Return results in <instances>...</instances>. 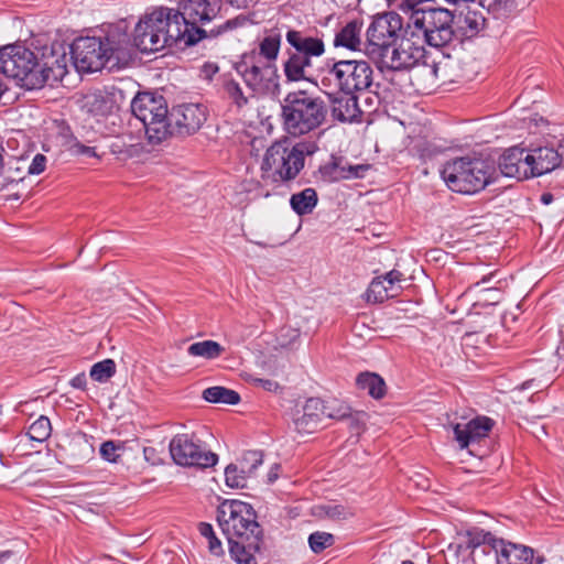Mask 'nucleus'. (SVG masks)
I'll return each instance as SVG.
<instances>
[{
	"mask_svg": "<svg viewBox=\"0 0 564 564\" xmlns=\"http://www.w3.org/2000/svg\"><path fill=\"white\" fill-rule=\"evenodd\" d=\"M70 58L78 72L95 73L106 66L112 68L131 56V39L126 25H110L105 37L80 36L69 46Z\"/></svg>",
	"mask_w": 564,
	"mask_h": 564,
	"instance_id": "nucleus-1",
	"label": "nucleus"
},
{
	"mask_svg": "<svg viewBox=\"0 0 564 564\" xmlns=\"http://www.w3.org/2000/svg\"><path fill=\"white\" fill-rule=\"evenodd\" d=\"M223 0H180L176 9H171V18L177 22L184 46H192L205 37H217L246 23L242 15L227 20L210 31L200 28L217 18Z\"/></svg>",
	"mask_w": 564,
	"mask_h": 564,
	"instance_id": "nucleus-2",
	"label": "nucleus"
},
{
	"mask_svg": "<svg viewBox=\"0 0 564 564\" xmlns=\"http://www.w3.org/2000/svg\"><path fill=\"white\" fill-rule=\"evenodd\" d=\"M318 151L314 141L291 144L288 138L273 142L265 151L260 170L265 184H286L304 169L305 156Z\"/></svg>",
	"mask_w": 564,
	"mask_h": 564,
	"instance_id": "nucleus-3",
	"label": "nucleus"
},
{
	"mask_svg": "<svg viewBox=\"0 0 564 564\" xmlns=\"http://www.w3.org/2000/svg\"><path fill=\"white\" fill-rule=\"evenodd\" d=\"M328 106L318 95L305 89L290 91L281 101V120L291 137H302L322 127Z\"/></svg>",
	"mask_w": 564,
	"mask_h": 564,
	"instance_id": "nucleus-4",
	"label": "nucleus"
},
{
	"mask_svg": "<svg viewBox=\"0 0 564 564\" xmlns=\"http://www.w3.org/2000/svg\"><path fill=\"white\" fill-rule=\"evenodd\" d=\"M496 167L489 160L462 156L446 162L441 176L449 189L460 194H475L495 181Z\"/></svg>",
	"mask_w": 564,
	"mask_h": 564,
	"instance_id": "nucleus-5",
	"label": "nucleus"
},
{
	"mask_svg": "<svg viewBox=\"0 0 564 564\" xmlns=\"http://www.w3.org/2000/svg\"><path fill=\"white\" fill-rule=\"evenodd\" d=\"M182 34L177 22L171 18V9L159 8L147 14L135 25L133 46L141 52H155L166 46H178L183 44Z\"/></svg>",
	"mask_w": 564,
	"mask_h": 564,
	"instance_id": "nucleus-6",
	"label": "nucleus"
},
{
	"mask_svg": "<svg viewBox=\"0 0 564 564\" xmlns=\"http://www.w3.org/2000/svg\"><path fill=\"white\" fill-rule=\"evenodd\" d=\"M285 40L289 47L285 50L286 59L282 64L286 83L310 80V69L313 58L325 53V43L318 36H312L304 30L288 29Z\"/></svg>",
	"mask_w": 564,
	"mask_h": 564,
	"instance_id": "nucleus-7",
	"label": "nucleus"
},
{
	"mask_svg": "<svg viewBox=\"0 0 564 564\" xmlns=\"http://www.w3.org/2000/svg\"><path fill=\"white\" fill-rule=\"evenodd\" d=\"M423 56V48L414 46L410 41L402 42L399 46L389 44L384 51L370 55L381 70L401 72L409 70V78L414 85V80L421 77L430 84H434L437 74V67L434 64L420 63Z\"/></svg>",
	"mask_w": 564,
	"mask_h": 564,
	"instance_id": "nucleus-8",
	"label": "nucleus"
},
{
	"mask_svg": "<svg viewBox=\"0 0 564 564\" xmlns=\"http://www.w3.org/2000/svg\"><path fill=\"white\" fill-rule=\"evenodd\" d=\"M131 111L142 122L150 144H160L170 137V111L163 96L139 93L131 101Z\"/></svg>",
	"mask_w": 564,
	"mask_h": 564,
	"instance_id": "nucleus-9",
	"label": "nucleus"
},
{
	"mask_svg": "<svg viewBox=\"0 0 564 564\" xmlns=\"http://www.w3.org/2000/svg\"><path fill=\"white\" fill-rule=\"evenodd\" d=\"M0 73L19 80L21 86L28 89H36L45 85V77L40 75L37 54L20 44L0 48Z\"/></svg>",
	"mask_w": 564,
	"mask_h": 564,
	"instance_id": "nucleus-10",
	"label": "nucleus"
},
{
	"mask_svg": "<svg viewBox=\"0 0 564 564\" xmlns=\"http://www.w3.org/2000/svg\"><path fill=\"white\" fill-rule=\"evenodd\" d=\"M217 521L226 536L263 535L253 508L240 500H224L217 508Z\"/></svg>",
	"mask_w": 564,
	"mask_h": 564,
	"instance_id": "nucleus-11",
	"label": "nucleus"
},
{
	"mask_svg": "<svg viewBox=\"0 0 564 564\" xmlns=\"http://www.w3.org/2000/svg\"><path fill=\"white\" fill-rule=\"evenodd\" d=\"M327 75L340 93L357 94L372 85L373 69L364 59H339L326 63Z\"/></svg>",
	"mask_w": 564,
	"mask_h": 564,
	"instance_id": "nucleus-12",
	"label": "nucleus"
},
{
	"mask_svg": "<svg viewBox=\"0 0 564 564\" xmlns=\"http://www.w3.org/2000/svg\"><path fill=\"white\" fill-rule=\"evenodd\" d=\"M414 28L423 33L425 42L433 47L447 45L455 35V15L445 8H430L411 14Z\"/></svg>",
	"mask_w": 564,
	"mask_h": 564,
	"instance_id": "nucleus-13",
	"label": "nucleus"
},
{
	"mask_svg": "<svg viewBox=\"0 0 564 564\" xmlns=\"http://www.w3.org/2000/svg\"><path fill=\"white\" fill-rule=\"evenodd\" d=\"M403 30V20L394 11L379 13L373 17L367 30L366 54L368 56L384 51L389 44H395Z\"/></svg>",
	"mask_w": 564,
	"mask_h": 564,
	"instance_id": "nucleus-14",
	"label": "nucleus"
},
{
	"mask_svg": "<svg viewBox=\"0 0 564 564\" xmlns=\"http://www.w3.org/2000/svg\"><path fill=\"white\" fill-rule=\"evenodd\" d=\"M170 453L175 464L185 467L208 468L218 462L217 454L204 449L189 434H177L170 442Z\"/></svg>",
	"mask_w": 564,
	"mask_h": 564,
	"instance_id": "nucleus-15",
	"label": "nucleus"
},
{
	"mask_svg": "<svg viewBox=\"0 0 564 564\" xmlns=\"http://www.w3.org/2000/svg\"><path fill=\"white\" fill-rule=\"evenodd\" d=\"M254 53L243 54L241 59L236 63L235 69L242 77L248 89L252 93H259L270 89V84L273 86V94L280 91L279 75L274 66L264 65L260 66L254 63L250 64L253 59Z\"/></svg>",
	"mask_w": 564,
	"mask_h": 564,
	"instance_id": "nucleus-16",
	"label": "nucleus"
},
{
	"mask_svg": "<svg viewBox=\"0 0 564 564\" xmlns=\"http://www.w3.org/2000/svg\"><path fill=\"white\" fill-rule=\"evenodd\" d=\"M207 120V108L202 104H183L172 108L169 115L170 137H187L196 133Z\"/></svg>",
	"mask_w": 564,
	"mask_h": 564,
	"instance_id": "nucleus-17",
	"label": "nucleus"
},
{
	"mask_svg": "<svg viewBox=\"0 0 564 564\" xmlns=\"http://www.w3.org/2000/svg\"><path fill=\"white\" fill-rule=\"evenodd\" d=\"M499 170L507 177L525 180L531 177V167L525 149L512 147L499 158Z\"/></svg>",
	"mask_w": 564,
	"mask_h": 564,
	"instance_id": "nucleus-18",
	"label": "nucleus"
},
{
	"mask_svg": "<svg viewBox=\"0 0 564 564\" xmlns=\"http://www.w3.org/2000/svg\"><path fill=\"white\" fill-rule=\"evenodd\" d=\"M39 68L42 76L45 77V84L48 80H62L67 74V55L63 46L56 50L52 46L50 50L46 47L39 57Z\"/></svg>",
	"mask_w": 564,
	"mask_h": 564,
	"instance_id": "nucleus-19",
	"label": "nucleus"
},
{
	"mask_svg": "<svg viewBox=\"0 0 564 564\" xmlns=\"http://www.w3.org/2000/svg\"><path fill=\"white\" fill-rule=\"evenodd\" d=\"M330 112L334 119L340 122H354L360 119L362 111L359 108L357 94L340 93L328 95Z\"/></svg>",
	"mask_w": 564,
	"mask_h": 564,
	"instance_id": "nucleus-20",
	"label": "nucleus"
},
{
	"mask_svg": "<svg viewBox=\"0 0 564 564\" xmlns=\"http://www.w3.org/2000/svg\"><path fill=\"white\" fill-rule=\"evenodd\" d=\"M494 426L491 419L487 416H478L466 424H455L453 432L455 440L460 448H466L470 444L479 442L486 437Z\"/></svg>",
	"mask_w": 564,
	"mask_h": 564,
	"instance_id": "nucleus-21",
	"label": "nucleus"
},
{
	"mask_svg": "<svg viewBox=\"0 0 564 564\" xmlns=\"http://www.w3.org/2000/svg\"><path fill=\"white\" fill-rule=\"evenodd\" d=\"M531 177L544 175L562 165L557 148L543 145L528 152Z\"/></svg>",
	"mask_w": 564,
	"mask_h": 564,
	"instance_id": "nucleus-22",
	"label": "nucleus"
},
{
	"mask_svg": "<svg viewBox=\"0 0 564 564\" xmlns=\"http://www.w3.org/2000/svg\"><path fill=\"white\" fill-rule=\"evenodd\" d=\"M229 553L238 564H257L254 554L260 552L263 535H248L246 538L226 536Z\"/></svg>",
	"mask_w": 564,
	"mask_h": 564,
	"instance_id": "nucleus-23",
	"label": "nucleus"
},
{
	"mask_svg": "<svg viewBox=\"0 0 564 564\" xmlns=\"http://www.w3.org/2000/svg\"><path fill=\"white\" fill-rule=\"evenodd\" d=\"M479 9H471L469 6L455 18L456 31L465 37H474L486 26L484 6L479 1Z\"/></svg>",
	"mask_w": 564,
	"mask_h": 564,
	"instance_id": "nucleus-24",
	"label": "nucleus"
},
{
	"mask_svg": "<svg viewBox=\"0 0 564 564\" xmlns=\"http://www.w3.org/2000/svg\"><path fill=\"white\" fill-rule=\"evenodd\" d=\"M498 564H541L543 558L534 556V551L524 545L500 543Z\"/></svg>",
	"mask_w": 564,
	"mask_h": 564,
	"instance_id": "nucleus-25",
	"label": "nucleus"
},
{
	"mask_svg": "<svg viewBox=\"0 0 564 564\" xmlns=\"http://www.w3.org/2000/svg\"><path fill=\"white\" fill-rule=\"evenodd\" d=\"M113 108V98L105 91H93L84 97L83 109L94 117H106L112 112Z\"/></svg>",
	"mask_w": 564,
	"mask_h": 564,
	"instance_id": "nucleus-26",
	"label": "nucleus"
},
{
	"mask_svg": "<svg viewBox=\"0 0 564 564\" xmlns=\"http://www.w3.org/2000/svg\"><path fill=\"white\" fill-rule=\"evenodd\" d=\"M362 23L358 20H352L343 26L335 35L334 46L345 47L350 51H358L361 44L360 33Z\"/></svg>",
	"mask_w": 564,
	"mask_h": 564,
	"instance_id": "nucleus-27",
	"label": "nucleus"
},
{
	"mask_svg": "<svg viewBox=\"0 0 564 564\" xmlns=\"http://www.w3.org/2000/svg\"><path fill=\"white\" fill-rule=\"evenodd\" d=\"M356 384L360 390L373 399H382L387 393V384L382 377L375 372H361L356 378Z\"/></svg>",
	"mask_w": 564,
	"mask_h": 564,
	"instance_id": "nucleus-28",
	"label": "nucleus"
},
{
	"mask_svg": "<svg viewBox=\"0 0 564 564\" xmlns=\"http://www.w3.org/2000/svg\"><path fill=\"white\" fill-rule=\"evenodd\" d=\"M318 203L317 192L313 187H306L295 193L290 198V206L299 216L311 214Z\"/></svg>",
	"mask_w": 564,
	"mask_h": 564,
	"instance_id": "nucleus-29",
	"label": "nucleus"
},
{
	"mask_svg": "<svg viewBox=\"0 0 564 564\" xmlns=\"http://www.w3.org/2000/svg\"><path fill=\"white\" fill-rule=\"evenodd\" d=\"M202 397L209 403H224L230 405H236L241 400L237 391L221 386H214L205 389Z\"/></svg>",
	"mask_w": 564,
	"mask_h": 564,
	"instance_id": "nucleus-30",
	"label": "nucleus"
},
{
	"mask_svg": "<svg viewBox=\"0 0 564 564\" xmlns=\"http://www.w3.org/2000/svg\"><path fill=\"white\" fill-rule=\"evenodd\" d=\"M223 88L227 97L231 100V104L238 109L247 106L250 98H253L256 94L250 90L246 93L241 85L234 78H224Z\"/></svg>",
	"mask_w": 564,
	"mask_h": 564,
	"instance_id": "nucleus-31",
	"label": "nucleus"
},
{
	"mask_svg": "<svg viewBox=\"0 0 564 564\" xmlns=\"http://www.w3.org/2000/svg\"><path fill=\"white\" fill-rule=\"evenodd\" d=\"M224 351H225V348L220 344H218L215 340H210V339L193 343L187 348V354L189 356L202 357L205 359H216Z\"/></svg>",
	"mask_w": 564,
	"mask_h": 564,
	"instance_id": "nucleus-32",
	"label": "nucleus"
},
{
	"mask_svg": "<svg viewBox=\"0 0 564 564\" xmlns=\"http://www.w3.org/2000/svg\"><path fill=\"white\" fill-rule=\"evenodd\" d=\"M282 35L279 32H272L265 35L259 42V55L269 63L275 62L281 48Z\"/></svg>",
	"mask_w": 564,
	"mask_h": 564,
	"instance_id": "nucleus-33",
	"label": "nucleus"
},
{
	"mask_svg": "<svg viewBox=\"0 0 564 564\" xmlns=\"http://www.w3.org/2000/svg\"><path fill=\"white\" fill-rule=\"evenodd\" d=\"M318 173L324 182L333 183L345 180L344 159L332 155L327 163L318 167Z\"/></svg>",
	"mask_w": 564,
	"mask_h": 564,
	"instance_id": "nucleus-34",
	"label": "nucleus"
},
{
	"mask_svg": "<svg viewBox=\"0 0 564 564\" xmlns=\"http://www.w3.org/2000/svg\"><path fill=\"white\" fill-rule=\"evenodd\" d=\"M24 177V167L20 166L18 161L14 165L10 162L7 164L3 162L0 169V191L7 189L11 185L23 181Z\"/></svg>",
	"mask_w": 564,
	"mask_h": 564,
	"instance_id": "nucleus-35",
	"label": "nucleus"
},
{
	"mask_svg": "<svg viewBox=\"0 0 564 564\" xmlns=\"http://www.w3.org/2000/svg\"><path fill=\"white\" fill-rule=\"evenodd\" d=\"M394 296H397V292H390L380 276L375 278L367 290L368 302L382 303Z\"/></svg>",
	"mask_w": 564,
	"mask_h": 564,
	"instance_id": "nucleus-36",
	"label": "nucleus"
},
{
	"mask_svg": "<svg viewBox=\"0 0 564 564\" xmlns=\"http://www.w3.org/2000/svg\"><path fill=\"white\" fill-rule=\"evenodd\" d=\"M321 422L322 421L318 417H315L312 414H306L302 411H297L293 416L294 429L301 435L314 433L318 429Z\"/></svg>",
	"mask_w": 564,
	"mask_h": 564,
	"instance_id": "nucleus-37",
	"label": "nucleus"
},
{
	"mask_svg": "<svg viewBox=\"0 0 564 564\" xmlns=\"http://www.w3.org/2000/svg\"><path fill=\"white\" fill-rule=\"evenodd\" d=\"M51 432L52 426L50 419L47 416L41 415L30 425L28 435L31 441L43 443L50 437Z\"/></svg>",
	"mask_w": 564,
	"mask_h": 564,
	"instance_id": "nucleus-38",
	"label": "nucleus"
},
{
	"mask_svg": "<svg viewBox=\"0 0 564 564\" xmlns=\"http://www.w3.org/2000/svg\"><path fill=\"white\" fill-rule=\"evenodd\" d=\"M116 373V362L112 359H105L96 362L90 368L89 376L94 381L106 382Z\"/></svg>",
	"mask_w": 564,
	"mask_h": 564,
	"instance_id": "nucleus-39",
	"label": "nucleus"
},
{
	"mask_svg": "<svg viewBox=\"0 0 564 564\" xmlns=\"http://www.w3.org/2000/svg\"><path fill=\"white\" fill-rule=\"evenodd\" d=\"M335 536L332 533L315 531L308 536V546L313 553L319 554L327 547L333 546Z\"/></svg>",
	"mask_w": 564,
	"mask_h": 564,
	"instance_id": "nucleus-40",
	"label": "nucleus"
},
{
	"mask_svg": "<svg viewBox=\"0 0 564 564\" xmlns=\"http://www.w3.org/2000/svg\"><path fill=\"white\" fill-rule=\"evenodd\" d=\"M503 540L495 539V541H489L482 545L477 546L473 551H470L473 560L476 561L477 558L481 556L489 557L492 562L498 564V560L500 556V543H502Z\"/></svg>",
	"mask_w": 564,
	"mask_h": 564,
	"instance_id": "nucleus-41",
	"label": "nucleus"
},
{
	"mask_svg": "<svg viewBox=\"0 0 564 564\" xmlns=\"http://www.w3.org/2000/svg\"><path fill=\"white\" fill-rule=\"evenodd\" d=\"M248 473L243 471V468L239 470L234 464H230L225 469V481L230 488H243L246 487Z\"/></svg>",
	"mask_w": 564,
	"mask_h": 564,
	"instance_id": "nucleus-42",
	"label": "nucleus"
},
{
	"mask_svg": "<svg viewBox=\"0 0 564 564\" xmlns=\"http://www.w3.org/2000/svg\"><path fill=\"white\" fill-rule=\"evenodd\" d=\"M199 533L208 540V550L214 555H223L224 549L221 546V542L215 535L214 529L212 524L207 522H200L198 525Z\"/></svg>",
	"mask_w": 564,
	"mask_h": 564,
	"instance_id": "nucleus-43",
	"label": "nucleus"
},
{
	"mask_svg": "<svg viewBox=\"0 0 564 564\" xmlns=\"http://www.w3.org/2000/svg\"><path fill=\"white\" fill-rule=\"evenodd\" d=\"M466 547L473 551L479 545H482L489 541H495V536L490 532H485L481 529L473 528L467 531Z\"/></svg>",
	"mask_w": 564,
	"mask_h": 564,
	"instance_id": "nucleus-44",
	"label": "nucleus"
},
{
	"mask_svg": "<svg viewBox=\"0 0 564 564\" xmlns=\"http://www.w3.org/2000/svg\"><path fill=\"white\" fill-rule=\"evenodd\" d=\"M262 463V451H247L242 454L240 459V466L243 468V471L248 473V475H252Z\"/></svg>",
	"mask_w": 564,
	"mask_h": 564,
	"instance_id": "nucleus-45",
	"label": "nucleus"
},
{
	"mask_svg": "<svg viewBox=\"0 0 564 564\" xmlns=\"http://www.w3.org/2000/svg\"><path fill=\"white\" fill-rule=\"evenodd\" d=\"M327 410L325 411V416L334 420L344 421L351 411V408L343 402L333 401L326 404Z\"/></svg>",
	"mask_w": 564,
	"mask_h": 564,
	"instance_id": "nucleus-46",
	"label": "nucleus"
},
{
	"mask_svg": "<svg viewBox=\"0 0 564 564\" xmlns=\"http://www.w3.org/2000/svg\"><path fill=\"white\" fill-rule=\"evenodd\" d=\"M326 410V404L318 398H310L308 400H306L305 404L302 408V412L310 415L312 414L315 417H318L321 421L323 416H325Z\"/></svg>",
	"mask_w": 564,
	"mask_h": 564,
	"instance_id": "nucleus-47",
	"label": "nucleus"
},
{
	"mask_svg": "<svg viewBox=\"0 0 564 564\" xmlns=\"http://www.w3.org/2000/svg\"><path fill=\"white\" fill-rule=\"evenodd\" d=\"M347 421L348 427L351 432L359 434L367 421V413L364 411H350V414L344 420Z\"/></svg>",
	"mask_w": 564,
	"mask_h": 564,
	"instance_id": "nucleus-48",
	"label": "nucleus"
},
{
	"mask_svg": "<svg viewBox=\"0 0 564 564\" xmlns=\"http://www.w3.org/2000/svg\"><path fill=\"white\" fill-rule=\"evenodd\" d=\"M120 448L121 445L115 443L113 441H106L101 444L99 453L105 460L116 463L119 458L117 452Z\"/></svg>",
	"mask_w": 564,
	"mask_h": 564,
	"instance_id": "nucleus-49",
	"label": "nucleus"
},
{
	"mask_svg": "<svg viewBox=\"0 0 564 564\" xmlns=\"http://www.w3.org/2000/svg\"><path fill=\"white\" fill-rule=\"evenodd\" d=\"M380 278L386 283L387 288L390 292H399L402 288L398 286L395 288V284L401 282L403 280V273L398 270H391L387 272L383 275H380Z\"/></svg>",
	"mask_w": 564,
	"mask_h": 564,
	"instance_id": "nucleus-50",
	"label": "nucleus"
},
{
	"mask_svg": "<svg viewBox=\"0 0 564 564\" xmlns=\"http://www.w3.org/2000/svg\"><path fill=\"white\" fill-rule=\"evenodd\" d=\"M369 167L370 166L368 164L352 165V164L345 163L344 164L345 180L364 177L365 172L368 171Z\"/></svg>",
	"mask_w": 564,
	"mask_h": 564,
	"instance_id": "nucleus-51",
	"label": "nucleus"
},
{
	"mask_svg": "<svg viewBox=\"0 0 564 564\" xmlns=\"http://www.w3.org/2000/svg\"><path fill=\"white\" fill-rule=\"evenodd\" d=\"M47 159L44 154L37 153L28 167V174L39 175L45 171Z\"/></svg>",
	"mask_w": 564,
	"mask_h": 564,
	"instance_id": "nucleus-52",
	"label": "nucleus"
},
{
	"mask_svg": "<svg viewBox=\"0 0 564 564\" xmlns=\"http://www.w3.org/2000/svg\"><path fill=\"white\" fill-rule=\"evenodd\" d=\"M69 150L76 155H83L88 158L98 156L95 147L85 145L77 139L74 140L73 144L69 147Z\"/></svg>",
	"mask_w": 564,
	"mask_h": 564,
	"instance_id": "nucleus-53",
	"label": "nucleus"
},
{
	"mask_svg": "<svg viewBox=\"0 0 564 564\" xmlns=\"http://www.w3.org/2000/svg\"><path fill=\"white\" fill-rule=\"evenodd\" d=\"M328 518L334 520L346 519L351 513L341 505H329L324 508Z\"/></svg>",
	"mask_w": 564,
	"mask_h": 564,
	"instance_id": "nucleus-54",
	"label": "nucleus"
},
{
	"mask_svg": "<svg viewBox=\"0 0 564 564\" xmlns=\"http://www.w3.org/2000/svg\"><path fill=\"white\" fill-rule=\"evenodd\" d=\"M22 556L13 551L0 552V564H21Z\"/></svg>",
	"mask_w": 564,
	"mask_h": 564,
	"instance_id": "nucleus-55",
	"label": "nucleus"
},
{
	"mask_svg": "<svg viewBox=\"0 0 564 564\" xmlns=\"http://www.w3.org/2000/svg\"><path fill=\"white\" fill-rule=\"evenodd\" d=\"M252 383L257 387H261L265 391H276L279 389V383L276 381L270 379L262 378H252Z\"/></svg>",
	"mask_w": 564,
	"mask_h": 564,
	"instance_id": "nucleus-56",
	"label": "nucleus"
},
{
	"mask_svg": "<svg viewBox=\"0 0 564 564\" xmlns=\"http://www.w3.org/2000/svg\"><path fill=\"white\" fill-rule=\"evenodd\" d=\"M219 68L214 63H206L202 67V75L205 79L210 80L216 73H218Z\"/></svg>",
	"mask_w": 564,
	"mask_h": 564,
	"instance_id": "nucleus-57",
	"label": "nucleus"
},
{
	"mask_svg": "<svg viewBox=\"0 0 564 564\" xmlns=\"http://www.w3.org/2000/svg\"><path fill=\"white\" fill-rule=\"evenodd\" d=\"M228 3L237 9H248L256 6L260 0H227Z\"/></svg>",
	"mask_w": 564,
	"mask_h": 564,
	"instance_id": "nucleus-58",
	"label": "nucleus"
},
{
	"mask_svg": "<svg viewBox=\"0 0 564 564\" xmlns=\"http://www.w3.org/2000/svg\"><path fill=\"white\" fill-rule=\"evenodd\" d=\"M87 384V378L84 372L78 373L70 380V386L76 389L84 390Z\"/></svg>",
	"mask_w": 564,
	"mask_h": 564,
	"instance_id": "nucleus-59",
	"label": "nucleus"
},
{
	"mask_svg": "<svg viewBox=\"0 0 564 564\" xmlns=\"http://www.w3.org/2000/svg\"><path fill=\"white\" fill-rule=\"evenodd\" d=\"M281 466L279 464H274L270 471L268 473V482L272 484L279 477V470Z\"/></svg>",
	"mask_w": 564,
	"mask_h": 564,
	"instance_id": "nucleus-60",
	"label": "nucleus"
},
{
	"mask_svg": "<svg viewBox=\"0 0 564 564\" xmlns=\"http://www.w3.org/2000/svg\"><path fill=\"white\" fill-rule=\"evenodd\" d=\"M541 203L549 205L553 202V195L551 193H543L540 198Z\"/></svg>",
	"mask_w": 564,
	"mask_h": 564,
	"instance_id": "nucleus-61",
	"label": "nucleus"
},
{
	"mask_svg": "<svg viewBox=\"0 0 564 564\" xmlns=\"http://www.w3.org/2000/svg\"><path fill=\"white\" fill-rule=\"evenodd\" d=\"M4 138L0 137V169L2 167V163L4 161Z\"/></svg>",
	"mask_w": 564,
	"mask_h": 564,
	"instance_id": "nucleus-62",
	"label": "nucleus"
},
{
	"mask_svg": "<svg viewBox=\"0 0 564 564\" xmlns=\"http://www.w3.org/2000/svg\"><path fill=\"white\" fill-rule=\"evenodd\" d=\"M558 155H561V163L564 165V138L560 141L557 145Z\"/></svg>",
	"mask_w": 564,
	"mask_h": 564,
	"instance_id": "nucleus-63",
	"label": "nucleus"
},
{
	"mask_svg": "<svg viewBox=\"0 0 564 564\" xmlns=\"http://www.w3.org/2000/svg\"><path fill=\"white\" fill-rule=\"evenodd\" d=\"M490 278H491V274H489V275H485V276L481 279V281L477 283V285H479L480 283H486V282H488V281L490 280Z\"/></svg>",
	"mask_w": 564,
	"mask_h": 564,
	"instance_id": "nucleus-64",
	"label": "nucleus"
}]
</instances>
